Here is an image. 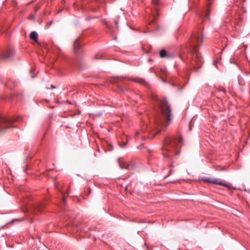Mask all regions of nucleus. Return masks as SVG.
Returning a JSON list of instances; mask_svg holds the SVG:
<instances>
[{
	"label": "nucleus",
	"mask_w": 250,
	"mask_h": 250,
	"mask_svg": "<svg viewBox=\"0 0 250 250\" xmlns=\"http://www.w3.org/2000/svg\"><path fill=\"white\" fill-rule=\"evenodd\" d=\"M156 100L158 102V107L157 115L154 118L153 123H151L148 127L144 125L140 131L136 132L135 137H137L139 135H141L142 133H144V128L147 127L146 131L149 135L148 137L152 139L159 132L165 130L171 123V109L167 99L164 98L162 101H159L156 98Z\"/></svg>",
	"instance_id": "f257e3e1"
},
{
	"label": "nucleus",
	"mask_w": 250,
	"mask_h": 250,
	"mask_svg": "<svg viewBox=\"0 0 250 250\" xmlns=\"http://www.w3.org/2000/svg\"><path fill=\"white\" fill-rule=\"evenodd\" d=\"M203 42V35L200 34L198 32L192 34L190 37L189 46L187 49V51L189 52V56H192V60L191 63L195 68H199L201 67L203 61L202 59L198 53V48Z\"/></svg>",
	"instance_id": "f03ea898"
},
{
	"label": "nucleus",
	"mask_w": 250,
	"mask_h": 250,
	"mask_svg": "<svg viewBox=\"0 0 250 250\" xmlns=\"http://www.w3.org/2000/svg\"><path fill=\"white\" fill-rule=\"evenodd\" d=\"M182 138L180 135H177L174 138L166 137L164 142V156L170 158L173 155H178L179 152H175V150L182 146Z\"/></svg>",
	"instance_id": "7ed1b4c3"
},
{
	"label": "nucleus",
	"mask_w": 250,
	"mask_h": 250,
	"mask_svg": "<svg viewBox=\"0 0 250 250\" xmlns=\"http://www.w3.org/2000/svg\"><path fill=\"white\" fill-rule=\"evenodd\" d=\"M20 118L15 120L12 118L0 116V132L7 128L13 127V123L15 121H19Z\"/></svg>",
	"instance_id": "20e7f679"
},
{
	"label": "nucleus",
	"mask_w": 250,
	"mask_h": 250,
	"mask_svg": "<svg viewBox=\"0 0 250 250\" xmlns=\"http://www.w3.org/2000/svg\"><path fill=\"white\" fill-rule=\"evenodd\" d=\"M44 207V203H39L33 206L31 211H33L34 213L38 214L41 213L42 210Z\"/></svg>",
	"instance_id": "39448f33"
},
{
	"label": "nucleus",
	"mask_w": 250,
	"mask_h": 250,
	"mask_svg": "<svg viewBox=\"0 0 250 250\" xmlns=\"http://www.w3.org/2000/svg\"><path fill=\"white\" fill-rule=\"evenodd\" d=\"M14 51L11 49H8L3 51L0 53V59H7L13 56Z\"/></svg>",
	"instance_id": "423d86ee"
},
{
	"label": "nucleus",
	"mask_w": 250,
	"mask_h": 250,
	"mask_svg": "<svg viewBox=\"0 0 250 250\" xmlns=\"http://www.w3.org/2000/svg\"><path fill=\"white\" fill-rule=\"evenodd\" d=\"M118 162L119 164L122 168H126L128 170H131L133 167V165L128 164L127 162L124 160V159L120 158Z\"/></svg>",
	"instance_id": "0eeeda50"
},
{
	"label": "nucleus",
	"mask_w": 250,
	"mask_h": 250,
	"mask_svg": "<svg viewBox=\"0 0 250 250\" xmlns=\"http://www.w3.org/2000/svg\"><path fill=\"white\" fill-rule=\"evenodd\" d=\"M160 57L161 58H170L172 56L171 54L167 53L165 49H162L160 51Z\"/></svg>",
	"instance_id": "6e6552de"
},
{
	"label": "nucleus",
	"mask_w": 250,
	"mask_h": 250,
	"mask_svg": "<svg viewBox=\"0 0 250 250\" xmlns=\"http://www.w3.org/2000/svg\"><path fill=\"white\" fill-rule=\"evenodd\" d=\"M211 183L213 184L223 186V187H227L228 186L227 184H226L224 181H223L222 180L218 179L212 180Z\"/></svg>",
	"instance_id": "1a4fd4ad"
},
{
	"label": "nucleus",
	"mask_w": 250,
	"mask_h": 250,
	"mask_svg": "<svg viewBox=\"0 0 250 250\" xmlns=\"http://www.w3.org/2000/svg\"><path fill=\"white\" fill-rule=\"evenodd\" d=\"M30 38L31 40H34L36 42H37V40L38 38V35L37 33L35 31L31 32L30 34Z\"/></svg>",
	"instance_id": "9d476101"
},
{
	"label": "nucleus",
	"mask_w": 250,
	"mask_h": 250,
	"mask_svg": "<svg viewBox=\"0 0 250 250\" xmlns=\"http://www.w3.org/2000/svg\"><path fill=\"white\" fill-rule=\"evenodd\" d=\"M74 49L75 51H77V50L80 48L81 45L80 44L79 41L78 40L75 41L73 43Z\"/></svg>",
	"instance_id": "9b49d317"
},
{
	"label": "nucleus",
	"mask_w": 250,
	"mask_h": 250,
	"mask_svg": "<svg viewBox=\"0 0 250 250\" xmlns=\"http://www.w3.org/2000/svg\"><path fill=\"white\" fill-rule=\"evenodd\" d=\"M159 15V13L158 11V9L157 8H155V13L153 14V16L154 17V21L156 20V17H158Z\"/></svg>",
	"instance_id": "f8f14e48"
},
{
	"label": "nucleus",
	"mask_w": 250,
	"mask_h": 250,
	"mask_svg": "<svg viewBox=\"0 0 250 250\" xmlns=\"http://www.w3.org/2000/svg\"><path fill=\"white\" fill-rule=\"evenodd\" d=\"M151 3L153 5L158 6L161 4L160 0H152Z\"/></svg>",
	"instance_id": "ddd939ff"
},
{
	"label": "nucleus",
	"mask_w": 250,
	"mask_h": 250,
	"mask_svg": "<svg viewBox=\"0 0 250 250\" xmlns=\"http://www.w3.org/2000/svg\"><path fill=\"white\" fill-rule=\"evenodd\" d=\"M133 80L135 82H137L140 83H141V84H143L144 83H145V81L142 79L136 78V79H134Z\"/></svg>",
	"instance_id": "4468645a"
},
{
	"label": "nucleus",
	"mask_w": 250,
	"mask_h": 250,
	"mask_svg": "<svg viewBox=\"0 0 250 250\" xmlns=\"http://www.w3.org/2000/svg\"><path fill=\"white\" fill-rule=\"evenodd\" d=\"M202 181L204 182L211 183L212 180L210 178H205L202 179Z\"/></svg>",
	"instance_id": "2eb2a0df"
},
{
	"label": "nucleus",
	"mask_w": 250,
	"mask_h": 250,
	"mask_svg": "<svg viewBox=\"0 0 250 250\" xmlns=\"http://www.w3.org/2000/svg\"><path fill=\"white\" fill-rule=\"evenodd\" d=\"M94 58L95 59H100L102 58V56L101 54H96Z\"/></svg>",
	"instance_id": "dca6fc26"
},
{
	"label": "nucleus",
	"mask_w": 250,
	"mask_h": 250,
	"mask_svg": "<svg viewBox=\"0 0 250 250\" xmlns=\"http://www.w3.org/2000/svg\"><path fill=\"white\" fill-rule=\"evenodd\" d=\"M118 22H119V20H116V19L114 20V23L117 26L118 25Z\"/></svg>",
	"instance_id": "f3484780"
},
{
	"label": "nucleus",
	"mask_w": 250,
	"mask_h": 250,
	"mask_svg": "<svg viewBox=\"0 0 250 250\" xmlns=\"http://www.w3.org/2000/svg\"><path fill=\"white\" fill-rule=\"evenodd\" d=\"M209 18V15L208 14H207L206 16L204 17L203 20H205V19H207Z\"/></svg>",
	"instance_id": "a211bd4d"
},
{
	"label": "nucleus",
	"mask_w": 250,
	"mask_h": 250,
	"mask_svg": "<svg viewBox=\"0 0 250 250\" xmlns=\"http://www.w3.org/2000/svg\"><path fill=\"white\" fill-rule=\"evenodd\" d=\"M66 201V198H65V197L64 196V195H63V197H62V203L63 204H65V202Z\"/></svg>",
	"instance_id": "6ab92c4d"
},
{
	"label": "nucleus",
	"mask_w": 250,
	"mask_h": 250,
	"mask_svg": "<svg viewBox=\"0 0 250 250\" xmlns=\"http://www.w3.org/2000/svg\"><path fill=\"white\" fill-rule=\"evenodd\" d=\"M52 22H53L52 21H50L49 22H48L46 24V25H47V26L51 25L52 24Z\"/></svg>",
	"instance_id": "aec40b11"
},
{
	"label": "nucleus",
	"mask_w": 250,
	"mask_h": 250,
	"mask_svg": "<svg viewBox=\"0 0 250 250\" xmlns=\"http://www.w3.org/2000/svg\"><path fill=\"white\" fill-rule=\"evenodd\" d=\"M181 59H182L183 60H186V59H187V58H185V56H184V55H182V56H181Z\"/></svg>",
	"instance_id": "412c9836"
},
{
	"label": "nucleus",
	"mask_w": 250,
	"mask_h": 250,
	"mask_svg": "<svg viewBox=\"0 0 250 250\" xmlns=\"http://www.w3.org/2000/svg\"><path fill=\"white\" fill-rule=\"evenodd\" d=\"M126 138H127V140H126V141L125 143V144H126L127 142L128 141V137L127 136H126Z\"/></svg>",
	"instance_id": "4be33fe9"
}]
</instances>
